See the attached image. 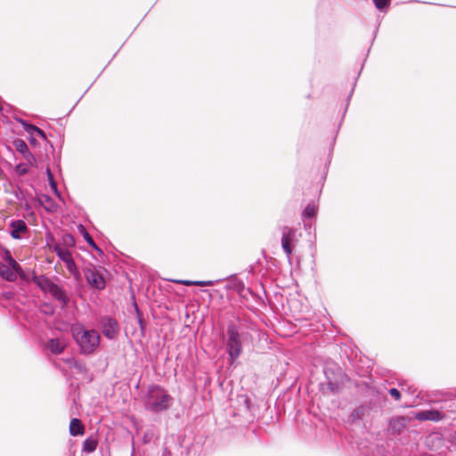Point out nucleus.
Listing matches in <instances>:
<instances>
[{
  "instance_id": "20e7f679",
  "label": "nucleus",
  "mask_w": 456,
  "mask_h": 456,
  "mask_svg": "<svg viewBox=\"0 0 456 456\" xmlns=\"http://www.w3.org/2000/svg\"><path fill=\"white\" fill-rule=\"evenodd\" d=\"M1 259L6 263V265L2 263V266L4 269L11 272L12 280H6L7 281L13 282L17 280L18 277L21 279H25V273L20 265V264L12 257L11 252L7 248H3L0 251Z\"/></svg>"
},
{
  "instance_id": "2eb2a0df",
  "label": "nucleus",
  "mask_w": 456,
  "mask_h": 456,
  "mask_svg": "<svg viewBox=\"0 0 456 456\" xmlns=\"http://www.w3.org/2000/svg\"><path fill=\"white\" fill-rule=\"evenodd\" d=\"M84 432H85V428H84L81 420L77 418H73L69 423V434L72 436H76L78 435H83Z\"/></svg>"
},
{
  "instance_id": "f3484780",
  "label": "nucleus",
  "mask_w": 456,
  "mask_h": 456,
  "mask_svg": "<svg viewBox=\"0 0 456 456\" xmlns=\"http://www.w3.org/2000/svg\"><path fill=\"white\" fill-rule=\"evenodd\" d=\"M98 446V440L95 437L90 436L86 438L82 445L83 452L92 453Z\"/></svg>"
},
{
  "instance_id": "423d86ee",
  "label": "nucleus",
  "mask_w": 456,
  "mask_h": 456,
  "mask_svg": "<svg viewBox=\"0 0 456 456\" xmlns=\"http://www.w3.org/2000/svg\"><path fill=\"white\" fill-rule=\"evenodd\" d=\"M281 248L290 261L293 248L298 241L297 231L291 227L284 225L281 227Z\"/></svg>"
},
{
  "instance_id": "ddd939ff",
  "label": "nucleus",
  "mask_w": 456,
  "mask_h": 456,
  "mask_svg": "<svg viewBox=\"0 0 456 456\" xmlns=\"http://www.w3.org/2000/svg\"><path fill=\"white\" fill-rule=\"evenodd\" d=\"M49 294L52 295L57 301L61 304V307L64 308L68 305L69 298L67 296L66 292L57 284H54Z\"/></svg>"
},
{
  "instance_id": "c756f323",
  "label": "nucleus",
  "mask_w": 456,
  "mask_h": 456,
  "mask_svg": "<svg viewBox=\"0 0 456 456\" xmlns=\"http://www.w3.org/2000/svg\"><path fill=\"white\" fill-rule=\"evenodd\" d=\"M47 172H48V177H49V180L51 183V186L56 191V193H58L57 186H56L55 182L53 181V175H52L50 169H47Z\"/></svg>"
},
{
  "instance_id": "aec40b11",
  "label": "nucleus",
  "mask_w": 456,
  "mask_h": 456,
  "mask_svg": "<svg viewBox=\"0 0 456 456\" xmlns=\"http://www.w3.org/2000/svg\"><path fill=\"white\" fill-rule=\"evenodd\" d=\"M14 144H15L16 150L18 151H20V153H22V155H24L29 151L27 143L22 140L15 141Z\"/></svg>"
},
{
  "instance_id": "4be33fe9",
  "label": "nucleus",
  "mask_w": 456,
  "mask_h": 456,
  "mask_svg": "<svg viewBox=\"0 0 456 456\" xmlns=\"http://www.w3.org/2000/svg\"><path fill=\"white\" fill-rule=\"evenodd\" d=\"M328 388L331 393L336 394L340 391L341 386L338 381L329 380L328 381Z\"/></svg>"
},
{
  "instance_id": "cd10ccee",
  "label": "nucleus",
  "mask_w": 456,
  "mask_h": 456,
  "mask_svg": "<svg viewBox=\"0 0 456 456\" xmlns=\"http://www.w3.org/2000/svg\"><path fill=\"white\" fill-rule=\"evenodd\" d=\"M373 2L375 4V6L378 9L381 10L389 3V0H373Z\"/></svg>"
},
{
  "instance_id": "1a4fd4ad",
  "label": "nucleus",
  "mask_w": 456,
  "mask_h": 456,
  "mask_svg": "<svg viewBox=\"0 0 456 456\" xmlns=\"http://www.w3.org/2000/svg\"><path fill=\"white\" fill-rule=\"evenodd\" d=\"M9 227L11 229L10 235L15 240L21 239L22 235L28 232V228L23 220H12Z\"/></svg>"
},
{
  "instance_id": "473e14b6",
  "label": "nucleus",
  "mask_w": 456,
  "mask_h": 456,
  "mask_svg": "<svg viewBox=\"0 0 456 456\" xmlns=\"http://www.w3.org/2000/svg\"><path fill=\"white\" fill-rule=\"evenodd\" d=\"M138 322H139V325L141 327V330L143 331L144 330V326H143V322L141 318L138 319Z\"/></svg>"
},
{
  "instance_id": "f257e3e1",
  "label": "nucleus",
  "mask_w": 456,
  "mask_h": 456,
  "mask_svg": "<svg viewBox=\"0 0 456 456\" xmlns=\"http://www.w3.org/2000/svg\"><path fill=\"white\" fill-rule=\"evenodd\" d=\"M72 337L82 354H93L99 347L101 337L95 330H86L80 322L71 325Z\"/></svg>"
},
{
  "instance_id": "bb28decb",
  "label": "nucleus",
  "mask_w": 456,
  "mask_h": 456,
  "mask_svg": "<svg viewBox=\"0 0 456 456\" xmlns=\"http://www.w3.org/2000/svg\"><path fill=\"white\" fill-rule=\"evenodd\" d=\"M0 277L4 280H12V273L7 270L4 269L2 266V263L0 262Z\"/></svg>"
},
{
  "instance_id": "b1692460",
  "label": "nucleus",
  "mask_w": 456,
  "mask_h": 456,
  "mask_svg": "<svg viewBox=\"0 0 456 456\" xmlns=\"http://www.w3.org/2000/svg\"><path fill=\"white\" fill-rule=\"evenodd\" d=\"M16 171L20 175H26L28 173V165L20 163L16 166Z\"/></svg>"
},
{
  "instance_id": "0eeeda50",
  "label": "nucleus",
  "mask_w": 456,
  "mask_h": 456,
  "mask_svg": "<svg viewBox=\"0 0 456 456\" xmlns=\"http://www.w3.org/2000/svg\"><path fill=\"white\" fill-rule=\"evenodd\" d=\"M85 277L88 284L97 289H103L105 288V280L102 274L95 267L86 268Z\"/></svg>"
},
{
  "instance_id": "6ab92c4d",
  "label": "nucleus",
  "mask_w": 456,
  "mask_h": 456,
  "mask_svg": "<svg viewBox=\"0 0 456 456\" xmlns=\"http://www.w3.org/2000/svg\"><path fill=\"white\" fill-rule=\"evenodd\" d=\"M44 201H42V204L45 210L48 212H53L57 209V206L55 202L51 199L49 196H44Z\"/></svg>"
},
{
  "instance_id": "9d476101",
  "label": "nucleus",
  "mask_w": 456,
  "mask_h": 456,
  "mask_svg": "<svg viewBox=\"0 0 456 456\" xmlns=\"http://www.w3.org/2000/svg\"><path fill=\"white\" fill-rule=\"evenodd\" d=\"M68 346V341L64 338H50L45 347L53 354H61Z\"/></svg>"
},
{
  "instance_id": "a878e982",
  "label": "nucleus",
  "mask_w": 456,
  "mask_h": 456,
  "mask_svg": "<svg viewBox=\"0 0 456 456\" xmlns=\"http://www.w3.org/2000/svg\"><path fill=\"white\" fill-rule=\"evenodd\" d=\"M84 238L85 240H86V242L92 246L94 248H95L96 250L102 252V250L97 247V245L95 244L94 240H93V238L89 235L88 232H85L84 234Z\"/></svg>"
},
{
  "instance_id": "4468645a",
  "label": "nucleus",
  "mask_w": 456,
  "mask_h": 456,
  "mask_svg": "<svg viewBox=\"0 0 456 456\" xmlns=\"http://www.w3.org/2000/svg\"><path fill=\"white\" fill-rule=\"evenodd\" d=\"M32 281L35 284H37L44 292H48L51 290L52 287L55 284L47 277L41 275H34Z\"/></svg>"
},
{
  "instance_id": "7c9ffc66",
  "label": "nucleus",
  "mask_w": 456,
  "mask_h": 456,
  "mask_svg": "<svg viewBox=\"0 0 456 456\" xmlns=\"http://www.w3.org/2000/svg\"><path fill=\"white\" fill-rule=\"evenodd\" d=\"M67 362L77 369H81L82 368V365L81 363H79L77 360H75L74 358H69L67 360Z\"/></svg>"
},
{
  "instance_id": "412c9836",
  "label": "nucleus",
  "mask_w": 456,
  "mask_h": 456,
  "mask_svg": "<svg viewBox=\"0 0 456 456\" xmlns=\"http://www.w3.org/2000/svg\"><path fill=\"white\" fill-rule=\"evenodd\" d=\"M315 215V208L314 205H307L302 213V216L305 218H311Z\"/></svg>"
},
{
  "instance_id": "dca6fc26",
  "label": "nucleus",
  "mask_w": 456,
  "mask_h": 456,
  "mask_svg": "<svg viewBox=\"0 0 456 456\" xmlns=\"http://www.w3.org/2000/svg\"><path fill=\"white\" fill-rule=\"evenodd\" d=\"M25 129L29 134V135L31 137L30 142L32 143H35L36 137H37V136H39L43 139H46V136H45V134L44 133V131L34 125H27L25 126Z\"/></svg>"
},
{
  "instance_id": "2f4dec72",
  "label": "nucleus",
  "mask_w": 456,
  "mask_h": 456,
  "mask_svg": "<svg viewBox=\"0 0 456 456\" xmlns=\"http://www.w3.org/2000/svg\"><path fill=\"white\" fill-rule=\"evenodd\" d=\"M405 422V419L403 418L398 419H393L391 421V426L393 428H395V424H400V426H403Z\"/></svg>"
},
{
  "instance_id": "39448f33",
  "label": "nucleus",
  "mask_w": 456,
  "mask_h": 456,
  "mask_svg": "<svg viewBox=\"0 0 456 456\" xmlns=\"http://www.w3.org/2000/svg\"><path fill=\"white\" fill-rule=\"evenodd\" d=\"M1 259L6 263V265L2 263V266L4 269L11 272L12 280H6L7 281L13 282L17 280L18 277L21 279H25V273L20 265V264L12 257L11 252L7 248H3L0 251Z\"/></svg>"
},
{
  "instance_id": "7ed1b4c3",
  "label": "nucleus",
  "mask_w": 456,
  "mask_h": 456,
  "mask_svg": "<svg viewBox=\"0 0 456 456\" xmlns=\"http://www.w3.org/2000/svg\"><path fill=\"white\" fill-rule=\"evenodd\" d=\"M226 352L232 362H234L242 353V342L245 338L243 333L239 331V328L234 323H230L226 330Z\"/></svg>"
},
{
  "instance_id": "c85d7f7f",
  "label": "nucleus",
  "mask_w": 456,
  "mask_h": 456,
  "mask_svg": "<svg viewBox=\"0 0 456 456\" xmlns=\"http://www.w3.org/2000/svg\"><path fill=\"white\" fill-rule=\"evenodd\" d=\"M389 394L392 397H394L395 400H399L401 398V393L398 389L396 388H391L389 390Z\"/></svg>"
},
{
  "instance_id": "9b49d317",
  "label": "nucleus",
  "mask_w": 456,
  "mask_h": 456,
  "mask_svg": "<svg viewBox=\"0 0 456 456\" xmlns=\"http://www.w3.org/2000/svg\"><path fill=\"white\" fill-rule=\"evenodd\" d=\"M54 252L67 265V268L70 272L75 268V262L69 249L56 245L54 246Z\"/></svg>"
},
{
  "instance_id": "6e6552de",
  "label": "nucleus",
  "mask_w": 456,
  "mask_h": 456,
  "mask_svg": "<svg viewBox=\"0 0 456 456\" xmlns=\"http://www.w3.org/2000/svg\"><path fill=\"white\" fill-rule=\"evenodd\" d=\"M102 333L109 339H114L119 331L118 322L111 317L104 316L101 320Z\"/></svg>"
},
{
  "instance_id": "a211bd4d",
  "label": "nucleus",
  "mask_w": 456,
  "mask_h": 456,
  "mask_svg": "<svg viewBox=\"0 0 456 456\" xmlns=\"http://www.w3.org/2000/svg\"><path fill=\"white\" fill-rule=\"evenodd\" d=\"M177 282L186 286L195 285L200 287L213 286L216 283L214 281H178Z\"/></svg>"
},
{
  "instance_id": "f03ea898",
  "label": "nucleus",
  "mask_w": 456,
  "mask_h": 456,
  "mask_svg": "<svg viewBox=\"0 0 456 456\" xmlns=\"http://www.w3.org/2000/svg\"><path fill=\"white\" fill-rule=\"evenodd\" d=\"M173 402L172 396L159 385L149 387L144 398V407L153 412L167 410Z\"/></svg>"
},
{
  "instance_id": "5701e85b",
  "label": "nucleus",
  "mask_w": 456,
  "mask_h": 456,
  "mask_svg": "<svg viewBox=\"0 0 456 456\" xmlns=\"http://www.w3.org/2000/svg\"><path fill=\"white\" fill-rule=\"evenodd\" d=\"M23 158L27 160V163L28 166H36L37 164V159L35 158V156L30 152V151L28 152H27L26 154L23 155Z\"/></svg>"
},
{
  "instance_id": "393cba45",
  "label": "nucleus",
  "mask_w": 456,
  "mask_h": 456,
  "mask_svg": "<svg viewBox=\"0 0 456 456\" xmlns=\"http://www.w3.org/2000/svg\"><path fill=\"white\" fill-rule=\"evenodd\" d=\"M62 240L64 245L67 247H73L75 245L74 238L70 234H65Z\"/></svg>"
},
{
  "instance_id": "f8f14e48",
  "label": "nucleus",
  "mask_w": 456,
  "mask_h": 456,
  "mask_svg": "<svg viewBox=\"0 0 456 456\" xmlns=\"http://www.w3.org/2000/svg\"><path fill=\"white\" fill-rule=\"evenodd\" d=\"M415 418L419 420H432L438 421L443 419V414L435 410L420 411L416 413Z\"/></svg>"
}]
</instances>
